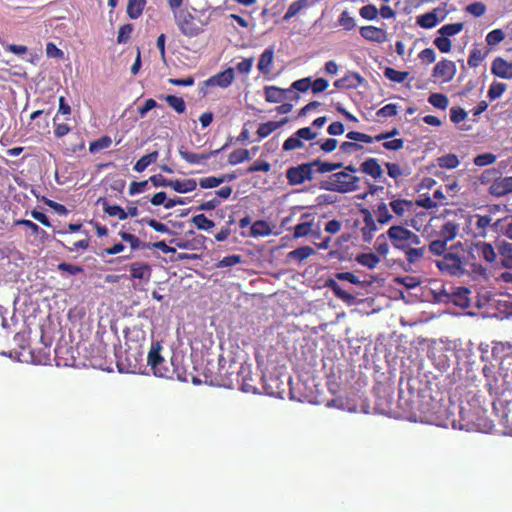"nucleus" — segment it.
Here are the masks:
<instances>
[{
  "label": "nucleus",
  "mask_w": 512,
  "mask_h": 512,
  "mask_svg": "<svg viewBox=\"0 0 512 512\" xmlns=\"http://www.w3.org/2000/svg\"><path fill=\"white\" fill-rule=\"evenodd\" d=\"M346 137L351 141L356 142H363V143H373L374 138L370 135H367L365 133L357 132V131H350L346 134Z\"/></svg>",
  "instance_id": "53"
},
{
  "label": "nucleus",
  "mask_w": 512,
  "mask_h": 512,
  "mask_svg": "<svg viewBox=\"0 0 512 512\" xmlns=\"http://www.w3.org/2000/svg\"><path fill=\"white\" fill-rule=\"evenodd\" d=\"M410 233L411 230L398 225L391 226L387 231L389 239L397 249H406V241L409 240Z\"/></svg>",
  "instance_id": "7"
},
{
  "label": "nucleus",
  "mask_w": 512,
  "mask_h": 512,
  "mask_svg": "<svg viewBox=\"0 0 512 512\" xmlns=\"http://www.w3.org/2000/svg\"><path fill=\"white\" fill-rule=\"evenodd\" d=\"M288 118H283L281 121H268L266 123L260 124L257 130V134L259 138H265L269 136L272 132L282 127L288 122Z\"/></svg>",
  "instance_id": "17"
},
{
  "label": "nucleus",
  "mask_w": 512,
  "mask_h": 512,
  "mask_svg": "<svg viewBox=\"0 0 512 512\" xmlns=\"http://www.w3.org/2000/svg\"><path fill=\"white\" fill-rule=\"evenodd\" d=\"M439 408H440L439 404L435 403L433 406V411L425 416V421H427L429 423H434V424L440 425V426H448L449 424H451L455 428L456 427L455 419H452V420L447 419L446 421L440 420L439 416L437 415L439 412L438 411Z\"/></svg>",
  "instance_id": "27"
},
{
  "label": "nucleus",
  "mask_w": 512,
  "mask_h": 512,
  "mask_svg": "<svg viewBox=\"0 0 512 512\" xmlns=\"http://www.w3.org/2000/svg\"><path fill=\"white\" fill-rule=\"evenodd\" d=\"M473 252H476L478 255L482 256L487 262L492 263L496 259V253L494 251L493 246L487 242H476L471 247V256H473Z\"/></svg>",
  "instance_id": "13"
},
{
  "label": "nucleus",
  "mask_w": 512,
  "mask_h": 512,
  "mask_svg": "<svg viewBox=\"0 0 512 512\" xmlns=\"http://www.w3.org/2000/svg\"><path fill=\"white\" fill-rule=\"evenodd\" d=\"M462 252H464V248L461 242L451 245L443 258L436 261L437 267L440 271L456 277H462L469 273L480 276L486 275V269L481 264L471 263L469 265L464 260Z\"/></svg>",
  "instance_id": "1"
},
{
  "label": "nucleus",
  "mask_w": 512,
  "mask_h": 512,
  "mask_svg": "<svg viewBox=\"0 0 512 512\" xmlns=\"http://www.w3.org/2000/svg\"><path fill=\"white\" fill-rule=\"evenodd\" d=\"M397 111H398V106L396 104L391 103V104H387L384 107L380 108L376 112V115L378 118H387V117L395 116L397 114Z\"/></svg>",
  "instance_id": "56"
},
{
  "label": "nucleus",
  "mask_w": 512,
  "mask_h": 512,
  "mask_svg": "<svg viewBox=\"0 0 512 512\" xmlns=\"http://www.w3.org/2000/svg\"><path fill=\"white\" fill-rule=\"evenodd\" d=\"M484 55L479 49H473L468 57V65L470 67H477L483 61Z\"/></svg>",
  "instance_id": "62"
},
{
  "label": "nucleus",
  "mask_w": 512,
  "mask_h": 512,
  "mask_svg": "<svg viewBox=\"0 0 512 512\" xmlns=\"http://www.w3.org/2000/svg\"><path fill=\"white\" fill-rule=\"evenodd\" d=\"M319 144L320 149L325 153H330L334 151L338 145V141L334 138H328L323 142L317 141L316 143H312L310 147H313L314 145Z\"/></svg>",
  "instance_id": "57"
},
{
  "label": "nucleus",
  "mask_w": 512,
  "mask_h": 512,
  "mask_svg": "<svg viewBox=\"0 0 512 512\" xmlns=\"http://www.w3.org/2000/svg\"><path fill=\"white\" fill-rule=\"evenodd\" d=\"M311 84H312V78L306 77V78H302V79L294 81L289 89H291V92L293 90H296L299 92H306V91H308L309 88H311Z\"/></svg>",
  "instance_id": "51"
},
{
  "label": "nucleus",
  "mask_w": 512,
  "mask_h": 512,
  "mask_svg": "<svg viewBox=\"0 0 512 512\" xmlns=\"http://www.w3.org/2000/svg\"><path fill=\"white\" fill-rule=\"evenodd\" d=\"M310 162L290 167L286 170V178L290 185H301L314 178V170Z\"/></svg>",
  "instance_id": "4"
},
{
  "label": "nucleus",
  "mask_w": 512,
  "mask_h": 512,
  "mask_svg": "<svg viewBox=\"0 0 512 512\" xmlns=\"http://www.w3.org/2000/svg\"><path fill=\"white\" fill-rule=\"evenodd\" d=\"M291 89H282L277 86H266L264 87L265 100L269 103H281L283 100H299L298 94L289 96Z\"/></svg>",
  "instance_id": "6"
},
{
  "label": "nucleus",
  "mask_w": 512,
  "mask_h": 512,
  "mask_svg": "<svg viewBox=\"0 0 512 512\" xmlns=\"http://www.w3.org/2000/svg\"><path fill=\"white\" fill-rule=\"evenodd\" d=\"M360 170L374 179H379L383 175V170L375 158L365 160L361 164Z\"/></svg>",
  "instance_id": "16"
},
{
  "label": "nucleus",
  "mask_w": 512,
  "mask_h": 512,
  "mask_svg": "<svg viewBox=\"0 0 512 512\" xmlns=\"http://www.w3.org/2000/svg\"><path fill=\"white\" fill-rule=\"evenodd\" d=\"M402 250L405 252L406 258H407L408 262L411 264H414V263H417L418 261H420L424 257V254L426 252L425 247L412 248V247L406 246V249H402Z\"/></svg>",
  "instance_id": "30"
},
{
  "label": "nucleus",
  "mask_w": 512,
  "mask_h": 512,
  "mask_svg": "<svg viewBox=\"0 0 512 512\" xmlns=\"http://www.w3.org/2000/svg\"><path fill=\"white\" fill-rule=\"evenodd\" d=\"M130 271L132 278L146 281L149 280L151 274L150 266L143 263H133Z\"/></svg>",
  "instance_id": "21"
},
{
  "label": "nucleus",
  "mask_w": 512,
  "mask_h": 512,
  "mask_svg": "<svg viewBox=\"0 0 512 512\" xmlns=\"http://www.w3.org/2000/svg\"><path fill=\"white\" fill-rule=\"evenodd\" d=\"M296 136L303 141H312L318 137V132L313 127H303L296 131Z\"/></svg>",
  "instance_id": "48"
},
{
  "label": "nucleus",
  "mask_w": 512,
  "mask_h": 512,
  "mask_svg": "<svg viewBox=\"0 0 512 512\" xmlns=\"http://www.w3.org/2000/svg\"><path fill=\"white\" fill-rule=\"evenodd\" d=\"M234 78H235L234 69L229 67L226 70L207 79L205 84H206V86H210V87L218 86L221 88H227L232 84Z\"/></svg>",
  "instance_id": "8"
},
{
  "label": "nucleus",
  "mask_w": 512,
  "mask_h": 512,
  "mask_svg": "<svg viewBox=\"0 0 512 512\" xmlns=\"http://www.w3.org/2000/svg\"><path fill=\"white\" fill-rule=\"evenodd\" d=\"M250 152L247 149H238L229 154L228 162L231 165H237L240 164L246 160H249Z\"/></svg>",
  "instance_id": "32"
},
{
  "label": "nucleus",
  "mask_w": 512,
  "mask_h": 512,
  "mask_svg": "<svg viewBox=\"0 0 512 512\" xmlns=\"http://www.w3.org/2000/svg\"><path fill=\"white\" fill-rule=\"evenodd\" d=\"M505 90H506V84L501 83V82H493L490 85V88L488 91V96L492 100H494L496 98H499L504 93Z\"/></svg>",
  "instance_id": "55"
},
{
  "label": "nucleus",
  "mask_w": 512,
  "mask_h": 512,
  "mask_svg": "<svg viewBox=\"0 0 512 512\" xmlns=\"http://www.w3.org/2000/svg\"><path fill=\"white\" fill-rule=\"evenodd\" d=\"M437 23L438 18L434 12L425 13L417 18V24L422 28H433Z\"/></svg>",
  "instance_id": "35"
},
{
  "label": "nucleus",
  "mask_w": 512,
  "mask_h": 512,
  "mask_svg": "<svg viewBox=\"0 0 512 512\" xmlns=\"http://www.w3.org/2000/svg\"><path fill=\"white\" fill-rule=\"evenodd\" d=\"M505 38V34L501 29H494L490 31L486 36V42L490 46L497 45Z\"/></svg>",
  "instance_id": "52"
},
{
  "label": "nucleus",
  "mask_w": 512,
  "mask_h": 512,
  "mask_svg": "<svg viewBox=\"0 0 512 512\" xmlns=\"http://www.w3.org/2000/svg\"><path fill=\"white\" fill-rule=\"evenodd\" d=\"M271 233L269 224L265 221H256L251 226V235L253 237L268 236Z\"/></svg>",
  "instance_id": "33"
},
{
  "label": "nucleus",
  "mask_w": 512,
  "mask_h": 512,
  "mask_svg": "<svg viewBox=\"0 0 512 512\" xmlns=\"http://www.w3.org/2000/svg\"><path fill=\"white\" fill-rule=\"evenodd\" d=\"M305 146V141L296 136V132L293 133L290 137H288L282 146L283 151H292L296 149H301Z\"/></svg>",
  "instance_id": "34"
},
{
  "label": "nucleus",
  "mask_w": 512,
  "mask_h": 512,
  "mask_svg": "<svg viewBox=\"0 0 512 512\" xmlns=\"http://www.w3.org/2000/svg\"><path fill=\"white\" fill-rule=\"evenodd\" d=\"M434 45L442 52V53H448L451 50V41L449 38H446L444 36H440L435 38Z\"/></svg>",
  "instance_id": "63"
},
{
  "label": "nucleus",
  "mask_w": 512,
  "mask_h": 512,
  "mask_svg": "<svg viewBox=\"0 0 512 512\" xmlns=\"http://www.w3.org/2000/svg\"><path fill=\"white\" fill-rule=\"evenodd\" d=\"M467 117V112L460 107H452L450 109V119L453 123L458 124L465 120Z\"/></svg>",
  "instance_id": "58"
},
{
  "label": "nucleus",
  "mask_w": 512,
  "mask_h": 512,
  "mask_svg": "<svg viewBox=\"0 0 512 512\" xmlns=\"http://www.w3.org/2000/svg\"><path fill=\"white\" fill-rule=\"evenodd\" d=\"M310 4V0H297L290 4L286 13L283 16L284 20H289L296 16L302 9L308 7Z\"/></svg>",
  "instance_id": "25"
},
{
  "label": "nucleus",
  "mask_w": 512,
  "mask_h": 512,
  "mask_svg": "<svg viewBox=\"0 0 512 512\" xmlns=\"http://www.w3.org/2000/svg\"><path fill=\"white\" fill-rule=\"evenodd\" d=\"M458 231H459V224H457L454 221L449 220V221L444 222L441 225V227L438 231V236H439V239L445 240V242L448 243L456 238Z\"/></svg>",
  "instance_id": "15"
},
{
  "label": "nucleus",
  "mask_w": 512,
  "mask_h": 512,
  "mask_svg": "<svg viewBox=\"0 0 512 512\" xmlns=\"http://www.w3.org/2000/svg\"><path fill=\"white\" fill-rule=\"evenodd\" d=\"M384 75L391 81L402 83L407 79L408 72L398 71L395 70L394 68L388 67L384 70Z\"/></svg>",
  "instance_id": "41"
},
{
  "label": "nucleus",
  "mask_w": 512,
  "mask_h": 512,
  "mask_svg": "<svg viewBox=\"0 0 512 512\" xmlns=\"http://www.w3.org/2000/svg\"><path fill=\"white\" fill-rule=\"evenodd\" d=\"M428 102L434 107L445 110L448 107L449 101L444 94L433 93L429 96Z\"/></svg>",
  "instance_id": "39"
},
{
  "label": "nucleus",
  "mask_w": 512,
  "mask_h": 512,
  "mask_svg": "<svg viewBox=\"0 0 512 512\" xmlns=\"http://www.w3.org/2000/svg\"><path fill=\"white\" fill-rule=\"evenodd\" d=\"M242 257L240 255H229L220 260L217 264L218 268L231 267L241 263Z\"/></svg>",
  "instance_id": "59"
},
{
  "label": "nucleus",
  "mask_w": 512,
  "mask_h": 512,
  "mask_svg": "<svg viewBox=\"0 0 512 512\" xmlns=\"http://www.w3.org/2000/svg\"><path fill=\"white\" fill-rule=\"evenodd\" d=\"M112 143V140L110 137L105 136L100 138L97 141H94L90 144L89 150L91 153H95L99 150L108 148Z\"/></svg>",
  "instance_id": "54"
},
{
  "label": "nucleus",
  "mask_w": 512,
  "mask_h": 512,
  "mask_svg": "<svg viewBox=\"0 0 512 512\" xmlns=\"http://www.w3.org/2000/svg\"><path fill=\"white\" fill-rule=\"evenodd\" d=\"M463 23H452V24H447V25H444L442 26L440 29H439V33L448 38L450 36H453V35H456L458 34L459 32L462 31L463 29Z\"/></svg>",
  "instance_id": "44"
},
{
  "label": "nucleus",
  "mask_w": 512,
  "mask_h": 512,
  "mask_svg": "<svg viewBox=\"0 0 512 512\" xmlns=\"http://www.w3.org/2000/svg\"><path fill=\"white\" fill-rule=\"evenodd\" d=\"M158 156H159L158 152L153 151V152L141 157L134 165V170L139 173L143 172L149 165H151L152 163H155L157 161Z\"/></svg>",
  "instance_id": "26"
},
{
  "label": "nucleus",
  "mask_w": 512,
  "mask_h": 512,
  "mask_svg": "<svg viewBox=\"0 0 512 512\" xmlns=\"http://www.w3.org/2000/svg\"><path fill=\"white\" fill-rule=\"evenodd\" d=\"M313 221H305L297 224L294 228V237H305L312 233Z\"/></svg>",
  "instance_id": "46"
},
{
  "label": "nucleus",
  "mask_w": 512,
  "mask_h": 512,
  "mask_svg": "<svg viewBox=\"0 0 512 512\" xmlns=\"http://www.w3.org/2000/svg\"><path fill=\"white\" fill-rule=\"evenodd\" d=\"M326 285L333 291L337 298L341 299L347 304H353L355 302V296L343 290L335 280L329 279Z\"/></svg>",
  "instance_id": "18"
},
{
  "label": "nucleus",
  "mask_w": 512,
  "mask_h": 512,
  "mask_svg": "<svg viewBox=\"0 0 512 512\" xmlns=\"http://www.w3.org/2000/svg\"><path fill=\"white\" fill-rule=\"evenodd\" d=\"M491 72L496 77L502 79H512V62H509L501 57H497L492 62Z\"/></svg>",
  "instance_id": "10"
},
{
  "label": "nucleus",
  "mask_w": 512,
  "mask_h": 512,
  "mask_svg": "<svg viewBox=\"0 0 512 512\" xmlns=\"http://www.w3.org/2000/svg\"><path fill=\"white\" fill-rule=\"evenodd\" d=\"M359 14L366 20H375L378 17V9L375 5L368 4L360 8Z\"/></svg>",
  "instance_id": "47"
},
{
  "label": "nucleus",
  "mask_w": 512,
  "mask_h": 512,
  "mask_svg": "<svg viewBox=\"0 0 512 512\" xmlns=\"http://www.w3.org/2000/svg\"><path fill=\"white\" fill-rule=\"evenodd\" d=\"M220 150L211 151L210 153H192L184 149V147L179 148L180 156L190 164H202L207 161L211 156L216 155Z\"/></svg>",
  "instance_id": "14"
},
{
  "label": "nucleus",
  "mask_w": 512,
  "mask_h": 512,
  "mask_svg": "<svg viewBox=\"0 0 512 512\" xmlns=\"http://www.w3.org/2000/svg\"><path fill=\"white\" fill-rule=\"evenodd\" d=\"M322 188L338 193L354 192L360 188V178L346 171L336 172L322 183Z\"/></svg>",
  "instance_id": "2"
},
{
  "label": "nucleus",
  "mask_w": 512,
  "mask_h": 512,
  "mask_svg": "<svg viewBox=\"0 0 512 512\" xmlns=\"http://www.w3.org/2000/svg\"><path fill=\"white\" fill-rule=\"evenodd\" d=\"M375 215L377 218V222L380 224H387L393 218L392 214L389 212L387 204H385L384 202H381L380 204L377 205Z\"/></svg>",
  "instance_id": "31"
},
{
  "label": "nucleus",
  "mask_w": 512,
  "mask_h": 512,
  "mask_svg": "<svg viewBox=\"0 0 512 512\" xmlns=\"http://www.w3.org/2000/svg\"><path fill=\"white\" fill-rule=\"evenodd\" d=\"M412 202L408 200L403 199H397L392 202H390L389 206L391 207L392 211L398 215V216H404L407 212L408 208L411 207Z\"/></svg>",
  "instance_id": "37"
},
{
  "label": "nucleus",
  "mask_w": 512,
  "mask_h": 512,
  "mask_svg": "<svg viewBox=\"0 0 512 512\" xmlns=\"http://www.w3.org/2000/svg\"><path fill=\"white\" fill-rule=\"evenodd\" d=\"M226 177L217 178L214 176L200 179L199 185L203 189L215 188L225 181Z\"/></svg>",
  "instance_id": "50"
},
{
  "label": "nucleus",
  "mask_w": 512,
  "mask_h": 512,
  "mask_svg": "<svg viewBox=\"0 0 512 512\" xmlns=\"http://www.w3.org/2000/svg\"><path fill=\"white\" fill-rule=\"evenodd\" d=\"M312 166V169L315 172H318L320 174L332 172L342 167V163H329V162H322L319 159L313 160L310 162Z\"/></svg>",
  "instance_id": "24"
},
{
  "label": "nucleus",
  "mask_w": 512,
  "mask_h": 512,
  "mask_svg": "<svg viewBox=\"0 0 512 512\" xmlns=\"http://www.w3.org/2000/svg\"><path fill=\"white\" fill-rule=\"evenodd\" d=\"M338 23L340 26L344 28L346 31H350L356 27V21L355 19L350 16L349 12L347 10H344L338 19Z\"/></svg>",
  "instance_id": "43"
},
{
  "label": "nucleus",
  "mask_w": 512,
  "mask_h": 512,
  "mask_svg": "<svg viewBox=\"0 0 512 512\" xmlns=\"http://www.w3.org/2000/svg\"><path fill=\"white\" fill-rule=\"evenodd\" d=\"M459 160L455 154H447L438 158V165L441 168L453 169L459 165Z\"/></svg>",
  "instance_id": "40"
},
{
  "label": "nucleus",
  "mask_w": 512,
  "mask_h": 512,
  "mask_svg": "<svg viewBox=\"0 0 512 512\" xmlns=\"http://www.w3.org/2000/svg\"><path fill=\"white\" fill-rule=\"evenodd\" d=\"M166 102L171 106L176 112L184 113L186 110V105L184 100L181 97H177L175 95H168L165 98Z\"/></svg>",
  "instance_id": "45"
},
{
  "label": "nucleus",
  "mask_w": 512,
  "mask_h": 512,
  "mask_svg": "<svg viewBox=\"0 0 512 512\" xmlns=\"http://www.w3.org/2000/svg\"><path fill=\"white\" fill-rule=\"evenodd\" d=\"M361 149H363V146L353 141H345L340 145V151L346 154H352Z\"/></svg>",
  "instance_id": "61"
},
{
  "label": "nucleus",
  "mask_w": 512,
  "mask_h": 512,
  "mask_svg": "<svg viewBox=\"0 0 512 512\" xmlns=\"http://www.w3.org/2000/svg\"><path fill=\"white\" fill-rule=\"evenodd\" d=\"M194 225L200 230H210L215 226L214 222L209 220L204 214H198L192 218Z\"/></svg>",
  "instance_id": "42"
},
{
  "label": "nucleus",
  "mask_w": 512,
  "mask_h": 512,
  "mask_svg": "<svg viewBox=\"0 0 512 512\" xmlns=\"http://www.w3.org/2000/svg\"><path fill=\"white\" fill-rule=\"evenodd\" d=\"M496 159H497L496 155H494L492 153H484V154L477 155L474 158V164L476 166L483 167V166H487V165L495 163Z\"/></svg>",
  "instance_id": "49"
},
{
  "label": "nucleus",
  "mask_w": 512,
  "mask_h": 512,
  "mask_svg": "<svg viewBox=\"0 0 512 512\" xmlns=\"http://www.w3.org/2000/svg\"><path fill=\"white\" fill-rule=\"evenodd\" d=\"M512 192V176L497 178L489 187V193L496 197H502Z\"/></svg>",
  "instance_id": "11"
},
{
  "label": "nucleus",
  "mask_w": 512,
  "mask_h": 512,
  "mask_svg": "<svg viewBox=\"0 0 512 512\" xmlns=\"http://www.w3.org/2000/svg\"><path fill=\"white\" fill-rule=\"evenodd\" d=\"M133 31V27L131 24H126L120 27L118 32L117 41L118 43H126L130 38V35Z\"/></svg>",
  "instance_id": "64"
},
{
  "label": "nucleus",
  "mask_w": 512,
  "mask_h": 512,
  "mask_svg": "<svg viewBox=\"0 0 512 512\" xmlns=\"http://www.w3.org/2000/svg\"><path fill=\"white\" fill-rule=\"evenodd\" d=\"M356 261L369 269H374L380 262V258L374 253H362L357 255Z\"/></svg>",
  "instance_id": "28"
},
{
  "label": "nucleus",
  "mask_w": 512,
  "mask_h": 512,
  "mask_svg": "<svg viewBox=\"0 0 512 512\" xmlns=\"http://www.w3.org/2000/svg\"><path fill=\"white\" fill-rule=\"evenodd\" d=\"M315 254V250L310 246H302L289 252L288 257L299 262Z\"/></svg>",
  "instance_id": "29"
},
{
  "label": "nucleus",
  "mask_w": 512,
  "mask_h": 512,
  "mask_svg": "<svg viewBox=\"0 0 512 512\" xmlns=\"http://www.w3.org/2000/svg\"><path fill=\"white\" fill-rule=\"evenodd\" d=\"M103 210L109 216L118 217L120 220H125L128 217V213L118 205H109L107 202H104Z\"/></svg>",
  "instance_id": "38"
},
{
  "label": "nucleus",
  "mask_w": 512,
  "mask_h": 512,
  "mask_svg": "<svg viewBox=\"0 0 512 512\" xmlns=\"http://www.w3.org/2000/svg\"><path fill=\"white\" fill-rule=\"evenodd\" d=\"M469 294L470 290L468 288L459 287L453 292L452 301L459 307L467 308L470 306Z\"/></svg>",
  "instance_id": "20"
},
{
  "label": "nucleus",
  "mask_w": 512,
  "mask_h": 512,
  "mask_svg": "<svg viewBox=\"0 0 512 512\" xmlns=\"http://www.w3.org/2000/svg\"><path fill=\"white\" fill-rule=\"evenodd\" d=\"M197 183L194 179L171 180L170 188L178 193H187L196 189Z\"/></svg>",
  "instance_id": "19"
},
{
  "label": "nucleus",
  "mask_w": 512,
  "mask_h": 512,
  "mask_svg": "<svg viewBox=\"0 0 512 512\" xmlns=\"http://www.w3.org/2000/svg\"><path fill=\"white\" fill-rule=\"evenodd\" d=\"M146 5V0H128L127 14L131 19L139 18Z\"/></svg>",
  "instance_id": "23"
},
{
  "label": "nucleus",
  "mask_w": 512,
  "mask_h": 512,
  "mask_svg": "<svg viewBox=\"0 0 512 512\" xmlns=\"http://www.w3.org/2000/svg\"><path fill=\"white\" fill-rule=\"evenodd\" d=\"M274 52L273 49L269 48L264 50V52L261 54L259 62H258V69L263 74H269L271 69L270 66L273 62Z\"/></svg>",
  "instance_id": "22"
},
{
  "label": "nucleus",
  "mask_w": 512,
  "mask_h": 512,
  "mask_svg": "<svg viewBox=\"0 0 512 512\" xmlns=\"http://www.w3.org/2000/svg\"><path fill=\"white\" fill-rule=\"evenodd\" d=\"M343 80H345V84H348L346 85V88H356L364 79L359 73H350L343 77Z\"/></svg>",
  "instance_id": "60"
},
{
  "label": "nucleus",
  "mask_w": 512,
  "mask_h": 512,
  "mask_svg": "<svg viewBox=\"0 0 512 512\" xmlns=\"http://www.w3.org/2000/svg\"><path fill=\"white\" fill-rule=\"evenodd\" d=\"M428 251L436 256H444L448 252L447 242L441 239L433 240L428 245Z\"/></svg>",
  "instance_id": "36"
},
{
  "label": "nucleus",
  "mask_w": 512,
  "mask_h": 512,
  "mask_svg": "<svg viewBox=\"0 0 512 512\" xmlns=\"http://www.w3.org/2000/svg\"><path fill=\"white\" fill-rule=\"evenodd\" d=\"M456 65L449 60H442L438 62L433 69V76L442 78L443 81H450L455 76Z\"/></svg>",
  "instance_id": "9"
},
{
  "label": "nucleus",
  "mask_w": 512,
  "mask_h": 512,
  "mask_svg": "<svg viewBox=\"0 0 512 512\" xmlns=\"http://www.w3.org/2000/svg\"><path fill=\"white\" fill-rule=\"evenodd\" d=\"M161 349L162 345L159 342H153L148 353V365L153 370L154 375L157 377L173 378L174 374H176L178 380L187 381L186 377L182 376L177 370H171L164 365L165 360L160 354Z\"/></svg>",
  "instance_id": "3"
},
{
  "label": "nucleus",
  "mask_w": 512,
  "mask_h": 512,
  "mask_svg": "<svg viewBox=\"0 0 512 512\" xmlns=\"http://www.w3.org/2000/svg\"><path fill=\"white\" fill-rule=\"evenodd\" d=\"M176 25L181 33L187 37H195L200 29L195 25L193 16L186 10H178L173 13Z\"/></svg>",
  "instance_id": "5"
},
{
  "label": "nucleus",
  "mask_w": 512,
  "mask_h": 512,
  "mask_svg": "<svg viewBox=\"0 0 512 512\" xmlns=\"http://www.w3.org/2000/svg\"><path fill=\"white\" fill-rule=\"evenodd\" d=\"M361 36L372 42L383 43L387 41V32L379 27L375 26H363L360 28Z\"/></svg>",
  "instance_id": "12"
}]
</instances>
